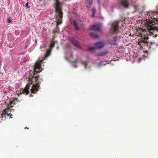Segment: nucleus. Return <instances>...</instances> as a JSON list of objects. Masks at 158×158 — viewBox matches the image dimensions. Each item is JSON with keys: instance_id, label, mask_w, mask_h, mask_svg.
<instances>
[{"instance_id": "obj_11", "label": "nucleus", "mask_w": 158, "mask_h": 158, "mask_svg": "<svg viewBox=\"0 0 158 158\" xmlns=\"http://www.w3.org/2000/svg\"><path fill=\"white\" fill-rule=\"evenodd\" d=\"M93 0H86V3L87 7L88 8H90L92 5L93 3Z\"/></svg>"}, {"instance_id": "obj_3", "label": "nucleus", "mask_w": 158, "mask_h": 158, "mask_svg": "<svg viewBox=\"0 0 158 158\" xmlns=\"http://www.w3.org/2000/svg\"><path fill=\"white\" fill-rule=\"evenodd\" d=\"M140 38L138 40V44L141 46L144 45V44L149 43L152 45L155 44L154 41L149 42L148 41L149 38L148 36V33L146 30L142 31V32L139 35Z\"/></svg>"}, {"instance_id": "obj_20", "label": "nucleus", "mask_w": 158, "mask_h": 158, "mask_svg": "<svg viewBox=\"0 0 158 158\" xmlns=\"http://www.w3.org/2000/svg\"><path fill=\"white\" fill-rule=\"evenodd\" d=\"M29 3L28 2H27L26 4V6L27 8H29L30 7L28 6Z\"/></svg>"}, {"instance_id": "obj_1", "label": "nucleus", "mask_w": 158, "mask_h": 158, "mask_svg": "<svg viewBox=\"0 0 158 158\" xmlns=\"http://www.w3.org/2000/svg\"><path fill=\"white\" fill-rule=\"evenodd\" d=\"M43 61V60H38L35 64L34 68L33 73L32 75H31L28 78V83L24 89H21L19 91V93L18 94V96L20 94H28L29 92V89H30L32 93H35L39 90V88L40 85V82L36 84H33V83L37 82L39 78V76L35 75L40 73V70L41 68V65Z\"/></svg>"}, {"instance_id": "obj_4", "label": "nucleus", "mask_w": 158, "mask_h": 158, "mask_svg": "<svg viewBox=\"0 0 158 158\" xmlns=\"http://www.w3.org/2000/svg\"><path fill=\"white\" fill-rule=\"evenodd\" d=\"M120 22V21H118L112 23L110 29V32L111 33L114 34L118 33L119 27V25Z\"/></svg>"}, {"instance_id": "obj_6", "label": "nucleus", "mask_w": 158, "mask_h": 158, "mask_svg": "<svg viewBox=\"0 0 158 158\" xmlns=\"http://www.w3.org/2000/svg\"><path fill=\"white\" fill-rule=\"evenodd\" d=\"M69 41L74 46L78 48H81L80 44L77 40L74 37H71L69 39Z\"/></svg>"}, {"instance_id": "obj_17", "label": "nucleus", "mask_w": 158, "mask_h": 158, "mask_svg": "<svg viewBox=\"0 0 158 158\" xmlns=\"http://www.w3.org/2000/svg\"><path fill=\"white\" fill-rule=\"evenodd\" d=\"M95 48L94 47H89L88 50L90 51H93L94 50Z\"/></svg>"}, {"instance_id": "obj_2", "label": "nucleus", "mask_w": 158, "mask_h": 158, "mask_svg": "<svg viewBox=\"0 0 158 158\" xmlns=\"http://www.w3.org/2000/svg\"><path fill=\"white\" fill-rule=\"evenodd\" d=\"M156 8L157 10V11L152 12H148L147 13V15L148 16H150L151 17L150 18L148 17V19H146V22L147 23L145 24V25H146L145 26L147 27V30L148 31V32L150 35L153 36V37H155L157 36L158 35L155 34L154 36V33L153 32L154 31V30L152 29V27L150 25V24H151L153 25V23L156 24L158 23V18H156L155 17H154V15H153L154 14H158V6H157Z\"/></svg>"}, {"instance_id": "obj_23", "label": "nucleus", "mask_w": 158, "mask_h": 158, "mask_svg": "<svg viewBox=\"0 0 158 158\" xmlns=\"http://www.w3.org/2000/svg\"><path fill=\"white\" fill-rule=\"evenodd\" d=\"M100 0H97L98 3V4H99L100 3Z\"/></svg>"}, {"instance_id": "obj_16", "label": "nucleus", "mask_w": 158, "mask_h": 158, "mask_svg": "<svg viewBox=\"0 0 158 158\" xmlns=\"http://www.w3.org/2000/svg\"><path fill=\"white\" fill-rule=\"evenodd\" d=\"M81 63L82 64L85 66V68L86 69L88 63V61H82L81 62Z\"/></svg>"}, {"instance_id": "obj_9", "label": "nucleus", "mask_w": 158, "mask_h": 158, "mask_svg": "<svg viewBox=\"0 0 158 158\" xmlns=\"http://www.w3.org/2000/svg\"><path fill=\"white\" fill-rule=\"evenodd\" d=\"M15 101H12L10 102V104L7 106V110L9 111H14L13 109H11V108L14 106V105H15Z\"/></svg>"}, {"instance_id": "obj_12", "label": "nucleus", "mask_w": 158, "mask_h": 158, "mask_svg": "<svg viewBox=\"0 0 158 158\" xmlns=\"http://www.w3.org/2000/svg\"><path fill=\"white\" fill-rule=\"evenodd\" d=\"M73 25L76 31H78L79 29V28L78 26V24L77 22L75 20H74L73 23Z\"/></svg>"}, {"instance_id": "obj_26", "label": "nucleus", "mask_w": 158, "mask_h": 158, "mask_svg": "<svg viewBox=\"0 0 158 158\" xmlns=\"http://www.w3.org/2000/svg\"><path fill=\"white\" fill-rule=\"evenodd\" d=\"M26 128H27V129H29L28 127H26L25 128V129H26Z\"/></svg>"}, {"instance_id": "obj_19", "label": "nucleus", "mask_w": 158, "mask_h": 158, "mask_svg": "<svg viewBox=\"0 0 158 158\" xmlns=\"http://www.w3.org/2000/svg\"><path fill=\"white\" fill-rule=\"evenodd\" d=\"M92 13H95L96 11V9L95 8H93L92 10Z\"/></svg>"}, {"instance_id": "obj_25", "label": "nucleus", "mask_w": 158, "mask_h": 158, "mask_svg": "<svg viewBox=\"0 0 158 158\" xmlns=\"http://www.w3.org/2000/svg\"><path fill=\"white\" fill-rule=\"evenodd\" d=\"M74 67H77V65L76 64H75L74 65Z\"/></svg>"}, {"instance_id": "obj_24", "label": "nucleus", "mask_w": 158, "mask_h": 158, "mask_svg": "<svg viewBox=\"0 0 158 158\" xmlns=\"http://www.w3.org/2000/svg\"><path fill=\"white\" fill-rule=\"evenodd\" d=\"M102 63H99V64H98V65H99V66H101V65H102Z\"/></svg>"}, {"instance_id": "obj_14", "label": "nucleus", "mask_w": 158, "mask_h": 158, "mask_svg": "<svg viewBox=\"0 0 158 158\" xmlns=\"http://www.w3.org/2000/svg\"><path fill=\"white\" fill-rule=\"evenodd\" d=\"M8 111H9V110H7V109L4 110L2 113V114L1 115V116L2 118H5L6 117V114L7 112Z\"/></svg>"}, {"instance_id": "obj_15", "label": "nucleus", "mask_w": 158, "mask_h": 158, "mask_svg": "<svg viewBox=\"0 0 158 158\" xmlns=\"http://www.w3.org/2000/svg\"><path fill=\"white\" fill-rule=\"evenodd\" d=\"M89 35L93 37L97 38L98 37V35L95 33H89Z\"/></svg>"}, {"instance_id": "obj_10", "label": "nucleus", "mask_w": 158, "mask_h": 158, "mask_svg": "<svg viewBox=\"0 0 158 158\" xmlns=\"http://www.w3.org/2000/svg\"><path fill=\"white\" fill-rule=\"evenodd\" d=\"M95 47L96 48H102L103 46V44L102 42H97L94 44Z\"/></svg>"}, {"instance_id": "obj_5", "label": "nucleus", "mask_w": 158, "mask_h": 158, "mask_svg": "<svg viewBox=\"0 0 158 158\" xmlns=\"http://www.w3.org/2000/svg\"><path fill=\"white\" fill-rule=\"evenodd\" d=\"M55 42L54 40V39L53 38L52 40L50 45V50H48L46 53V54L45 55V56L44 57V58H46L49 56L51 54V49L53 48L55 45Z\"/></svg>"}, {"instance_id": "obj_22", "label": "nucleus", "mask_w": 158, "mask_h": 158, "mask_svg": "<svg viewBox=\"0 0 158 158\" xmlns=\"http://www.w3.org/2000/svg\"><path fill=\"white\" fill-rule=\"evenodd\" d=\"M95 14V13H92V17H94V16Z\"/></svg>"}, {"instance_id": "obj_18", "label": "nucleus", "mask_w": 158, "mask_h": 158, "mask_svg": "<svg viewBox=\"0 0 158 158\" xmlns=\"http://www.w3.org/2000/svg\"><path fill=\"white\" fill-rule=\"evenodd\" d=\"M6 114L8 116L10 117V118H12V117H11L12 115L11 113H10L8 114L7 113Z\"/></svg>"}, {"instance_id": "obj_21", "label": "nucleus", "mask_w": 158, "mask_h": 158, "mask_svg": "<svg viewBox=\"0 0 158 158\" xmlns=\"http://www.w3.org/2000/svg\"><path fill=\"white\" fill-rule=\"evenodd\" d=\"M12 21V20H10L9 19H8V22L9 23H10Z\"/></svg>"}, {"instance_id": "obj_8", "label": "nucleus", "mask_w": 158, "mask_h": 158, "mask_svg": "<svg viewBox=\"0 0 158 158\" xmlns=\"http://www.w3.org/2000/svg\"><path fill=\"white\" fill-rule=\"evenodd\" d=\"M100 27L101 25L100 24H97L90 26L89 29L90 30L99 31Z\"/></svg>"}, {"instance_id": "obj_27", "label": "nucleus", "mask_w": 158, "mask_h": 158, "mask_svg": "<svg viewBox=\"0 0 158 158\" xmlns=\"http://www.w3.org/2000/svg\"><path fill=\"white\" fill-rule=\"evenodd\" d=\"M104 65H106V64H103Z\"/></svg>"}, {"instance_id": "obj_13", "label": "nucleus", "mask_w": 158, "mask_h": 158, "mask_svg": "<svg viewBox=\"0 0 158 158\" xmlns=\"http://www.w3.org/2000/svg\"><path fill=\"white\" fill-rule=\"evenodd\" d=\"M107 52H102L99 53L97 54V56H104L107 53Z\"/></svg>"}, {"instance_id": "obj_7", "label": "nucleus", "mask_w": 158, "mask_h": 158, "mask_svg": "<svg viewBox=\"0 0 158 158\" xmlns=\"http://www.w3.org/2000/svg\"><path fill=\"white\" fill-rule=\"evenodd\" d=\"M118 3L125 8H127L128 7L129 3L127 0H118Z\"/></svg>"}]
</instances>
